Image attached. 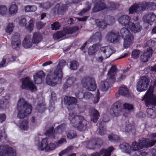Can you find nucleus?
Masks as SVG:
<instances>
[{
  "mask_svg": "<svg viewBox=\"0 0 156 156\" xmlns=\"http://www.w3.org/2000/svg\"><path fill=\"white\" fill-rule=\"evenodd\" d=\"M66 63L65 60H61L57 66L50 71L46 78V82L47 84L53 87L56 85L59 82H61L63 77L62 69Z\"/></svg>",
  "mask_w": 156,
  "mask_h": 156,
  "instance_id": "f257e3e1",
  "label": "nucleus"
},
{
  "mask_svg": "<svg viewBox=\"0 0 156 156\" xmlns=\"http://www.w3.org/2000/svg\"><path fill=\"white\" fill-rule=\"evenodd\" d=\"M17 108L19 111L17 117L22 119L31 113L32 107L30 104H28L23 98H20L18 101Z\"/></svg>",
  "mask_w": 156,
  "mask_h": 156,
  "instance_id": "f03ea898",
  "label": "nucleus"
},
{
  "mask_svg": "<svg viewBox=\"0 0 156 156\" xmlns=\"http://www.w3.org/2000/svg\"><path fill=\"white\" fill-rule=\"evenodd\" d=\"M116 73V66H112L108 73L109 78L106 79L105 81H101V82L100 87L102 91H107L110 86L115 81V74Z\"/></svg>",
  "mask_w": 156,
  "mask_h": 156,
  "instance_id": "7ed1b4c3",
  "label": "nucleus"
},
{
  "mask_svg": "<svg viewBox=\"0 0 156 156\" xmlns=\"http://www.w3.org/2000/svg\"><path fill=\"white\" fill-rule=\"evenodd\" d=\"M131 18L128 15H122L118 20L122 26L126 27L132 32L136 33L140 31L142 27L139 23H134L130 21Z\"/></svg>",
  "mask_w": 156,
  "mask_h": 156,
  "instance_id": "20e7f679",
  "label": "nucleus"
},
{
  "mask_svg": "<svg viewBox=\"0 0 156 156\" xmlns=\"http://www.w3.org/2000/svg\"><path fill=\"white\" fill-rule=\"evenodd\" d=\"M68 119L72 124L76 123V126L78 130L83 131L86 129L87 121L83 116L75 115L74 113L70 111Z\"/></svg>",
  "mask_w": 156,
  "mask_h": 156,
  "instance_id": "39448f33",
  "label": "nucleus"
},
{
  "mask_svg": "<svg viewBox=\"0 0 156 156\" xmlns=\"http://www.w3.org/2000/svg\"><path fill=\"white\" fill-rule=\"evenodd\" d=\"M154 90V87L150 86L142 99L147 107L156 105V95L153 94Z\"/></svg>",
  "mask_w": 156,
  "mask_h": 156,
  "instance_id": "423d86ee",
  "label": "nucleus"
},
{
  "mask_svg": "<svg viewBox=\"0 0 156 156\" xmlns=\"http://www.w3.org/2000/svg\"><path fill=\"white\" fill-rule=\"evenodd\" d=\"M128 27L122 28L120 31L121 37L124 39L123 46L127 48L132 44L133 39V35L130 32Z\"/></svg>",
  "mask_w": 156,
  "mask_h": 156,
  "instance_id": "0eeeda50",
  "label": "nucleus"
},
{
  "mask_svg": "<svg viewBox=\"0 0 156 156\" xmlns=\"http://www.w3.org/2000/svg\"><path fill=\"white\" fill-rule=\"evenodd\" d=\"M66 124L65 123L62 124L58 126L54 129V127L51 126L49 128L45 133L46 136L51 137L52 138H54L55 137V134L62 133L66 127Z\"/></svg>",
  "mask_w": 156,
  "mask_h": 156,
  "instance_id": "6e6552de",
  "label": "nucleus"
},
{
  "mask_svg": "<svg viewBox=\"0 0 156 156\" xmlns=\"http://www.w3.org/2000/svg\"><path fill=\"white\" fill-rule=\"evenodd\" d=\"M150 80L149 78L145 76L141 77L136 84L137 91L141 92L146 90L149 85Z\"/></svg>",
  "mask_w": 156,
  "mask_h": 156,
  "instance_id": "1a4fd4ad",
  "label": "nucleus"
},
{
  "mask_svg": "<svg viewBox=\"0 0 156 156\" xmlns=\"http://www.w3.org/2000/svg\"><path fill=\"white\" fill-rule=\"evenodd\" d=\"M81 83L83 87L87 88L88 90L91 91L94 90L97 88V85L95 83L94 79L88 76L84 77L81 80Z\"/></svg>",
  "mask_w": 156,
  "mask_h": 156,
  "instance_id": "9d476101",
  "label": "nucleus"
},
{
  "mask_svg": "<svg viewBox=\"0 0 156 156\" xmlns=\"http://www.w3.org/2000/svg\"><path fill=\"white\" fill-rule=\"evenodd\" d=\"M21 87L23 89L30 90L31 91L37 90V87L35 85L30 78L28 77L22 79Z\"/></svg>",
  "mask_w": 156,
  "mask_h": 156,
  "instance_id": "9b49d317",
  "label": "nucleus"
},
{
  "mask_svg": "<svg viewBox=\"0 0 156 156\" xmlns=\"http://www.w3.org/2000/svg\"><path fill=\"white\" fill-rule=\"evenodd\" d=\"M122 104L121 101H118L114 104L110 111L112 115L117 117L121 115L123 110Z\"/></svg>",
  "mask_w": 156,
  "mask_h": 156,
  "instance_id": "f8f14e48",
  "label": "nucleus"
},
{
  "mask_svg": "<svg viewBox=\"0 0 156 156\" xmlns=\"http://www.w3.org/2000/svg\"><path fill=\"white\" fill-rule=\"evenodd\" d=\"M105 9L107 10V5L105 3V0H98L95 2L92 9V13H96Z\"/></svg>",
  "mask_w": 156,
  "mask_h": 156,
  "instance_id": "ddd939ff",
  "label": "nucleus"
},
{
  "mask_svg": "<svg viewBox=\"0 0 156 156\" xmlns=\"http://www.w3.org/2000/svg\"><path fill=\"white\" fill-rule=\"evenodd\" d=\"M65 1L66 2L65 4L59 3L55 5V11L58 14L63 15L68 10L69 3L68 2V1Z\"/></svg>",
  "mask_w": 156,
  "mask_h": 156,
  "instance_id": "4468645a",
  "label": "nucleus"
},
{
  "mask_svg": "<svg viewBox=\"0 0 156 156\" xmlns=\"http://www.w3.org/2000/svg\"><path fill=\"white\" fill-rule=\"evenodd\" d=\"M79 83L77 82L76 77L73 76L69 77L67 79L66 82L64 84L63 88L66 90L73 86L74 87H78Z\"/></svg>",
  "mask_w": 156,
  "mask_h": 156,
  "instance_id": "2eb2a0df",
  "label": "nucleus"
},
{
  "mask_svg": "<svg viewBox=\"0 0 156 156\" xmlns=\"http://www.w3.org/2000/svg\"><path fill=\"white\" fill-rule=\"evenodd\" d=\"M115 149L114 147L112 146L108 147L107 149L103 148L101 149L100 152H96L92 154V156H101V155L103 156H110L112 152Z\"/></svg>",
  "mask_w": 156,
  "mask_h": 156,
  "instance_id": "dca6fc26",
  "label": "nucleus"
},
{
  "mask_svg": "<svg viewBox=\"0 0 156 156\" xmlns=\"http://www.w3.org/2000/svg\"><path fill=\"white\" fill-rule=\"evenodd\" d=\"M119 36L118 33L111 31L109 32L107 34L106 38L109 42L115 43L118 42Z\"/></svg>",
  "mask_w": 156,
  "mask_h": 156,
  "instance_id": "f3484780",
  "label": "nucleus"
},
{
  "mask_svg": "<svg viewBox=\"0 0 156 156\" xmlns=\"http://www.w3.org/2000/svg\"><path fill=\"white\" fill-rule=\"evenodd\" d=\"M156 18V15L153 13H148L144 15L143 20L144 23L152 25Z\"/></svg>",
  "mask_w": 156,
  "mask_h": 156,
  "instance_id": "a211bd4d",
  "label": "nucleus"
},
{
  "mask_svg": "<svg viewBox=\"0 0 156 156\" xmlns=\"http://www.w3.org/2000/svg\"><path fill=\"white\" fill-rule=\"evenodd\" d=\"M11 44L12 48L15 49H19L21 45V41L20 39L19 34L13 35L11 37Z\"/></svg>",
  "mask_w": 156,
  "mask_h": 156,
  "instance_id": "6ab92c4d",
  "label": "nucleus"
},
{
  "mask_svg": "<svg viewBox=\"0 0 156 156\" xmlns=\"http://www.w3.org/2000/svg\"><path fill=\"white\" fill-rule=\"evenodd\" d=\"M77 99L75 98L69 96H66L64 98V103L67 105H71L77 103Z\"/></svg>",
  "mask_w": 156,
  "mask_h": 156,
  "instance_id": "aec40b11",
  "label": "nucleus"
},
{
  "mask_svg": "<svg viewBox=\"0 0 156 156\" xmlns=\"http://www.w3.org/2000/svg\"><path fill=\"white\" fill-rule=\"evenodd\" d=\"M89 112L90 114L91 120L94 123L96 122L100 116L99 112L95 108H92L90 110Z\"/></svg>",
  "mask_w": 156,
  "mask_h": 156,
  "instance_id": "412c9836",
  "label": "nucleus"
},
{
  "mask_svg": "<svg viewBox=\"0 0 156 156\" xmlns=\"http://www.w3.org/2000/svg\"><path fill=\"white\" fill-rule=\"evenodd\" d=\"M109 119H108L107 121L104 120V118L103 119V121L99 123V126L98 133L101 135H104L106 133V129L105 126V123L109 121Z\"/></svg>",
  "mask_w": 156,
  "mask_h": 156,
  "instance_id": "4be33fe9",
  "label": "nucleus"
},
{
  "mask_svg": "<svg viewBox=\"0 0 156 156\" xmlns=\"http://www.w3.org/2000/svg\"><path fill=\"white\" fill-rule=\"evenodd\" d=\"M42 39V36L38 32L34 33L32 39V43L37 44H38Z\"/></svg>",
  "mask_w": 156,
  "mask_h": 156,
  "instance_id": "5701e85b",
  "label": "nucleus"
},
{
  "mask_svg": "<svg viewBox=\"0 0 156 156\" xmlns=\"http://www.w3.org/2000/svg\"><path fill=\"white\" fill-rule=\"evenodd\" d=\"M156 105H153L154 106L151 108H148L147 109V112L149 117L154 119L156 117Z\"/></svg>",
  "mask_w": 156,
  "mask_h": 156,
  "instance_id": "b1692460",
  "label": "nucleus"
},
{
  "mask_svg": "<svg viewBox=\"0 0 156 156\" xmlns=\"http://www.w3.org/2000/svg\"><path fill=\"white\" fill-rule=\"evenodd\" d=\"M119 147L122 151L130 154H131L132 148L131 146L125 142H123L120 144Z\"/></svg>",
  "mask_w": 156,
  "mask_h": 156,
  "instance_id": "393cba45",
  "label": "nucleus"
},
{
  "mask_svg": "<svg viewBox=\"0 0 156 156\" xmlns=\"http://www.w3.org/2000/svg\"><path fill=\"white\" fill-rule=\"evenodd\" d=\"M63 29V32L65 33L66 35L67 34H72L77 32L78 30L79 27L78 26H76L69 28L65 27Z\"/></svg>",
  "mask_w": 156,
  "mask_h": 156,
  "instance_id": "a878e982",
  "label": "nucleus"
},
{
  "mask_svg": "<svg viewBox=\"0 0 156 156\" xmlns=\"http://www.w3.org/2000/svg\"><path fill=\"white\" fill-rule=\"evenodd\" d=\"M108 6H107V10L108 11L115 10L118 8L119 5L118 3L113 1L109 2L108 3Z\"/></svg>",
  "mask_w": 156,
  "mask_h": 156,
  "instance_id": "bb28decb",
  "label": "nucleus"
},
{
  "mask_svg": "<svg viewBox=\"0 0 156 156\" xmlns=\"http://www.w3.org/2000/svg\"><path fill=\"white\" fill-rule=\"evenodd\" d=\"M129 90L128 89L124 86V87H120L119 90V93L116 94V96L117 95H121L122 96L127 97L129 96Z\"/></svg>",
  "mask_w": 156,
  "mask_h": 156,
  "instance_id": "cd10ccee",
  "label": "nucleus"
},
{
  "mask_svg": "<svg viewBox=\"0 0 156 156\" xmlns=\"http://www.w3.org/2000/svg\"><path fill=\"white\" fill-rule=\"evenodd\" d=\"M96 25L100 29H104L107 26L108 23L104 20H101L99 19L96 20L95 21Z\"/></svg>",
  "mask_w": 156,
  "mask_h": 156,
  "instance_id": "c85d7f7f",
  "label": "nucleus"
},
{
  "mask_svg": "<svg viewBox=\"0 0 156 156\" xmlns=\"http://www.w3.org/2000/svg\"><path fill=\"white\" fill-rule=\"evenodd\" d=\"M108 139L111 142L117 143L120 141L119 136L114 133H111L108 136Z\"/></svg>",
  "mask_w": 156,
  "mask_h": 156,
  "instance_id": "c756f323",
  "label": "nucleus"
},
{
  "mask_svg": "<svg viewBox=\"0 0 156 156\" xmlns=\"http://www.w3.org/2000/svg\"><path fill=\"white\" fill-rule=\"evenodd\" d=\"M100 44H94L92 46L90 47L88 50V53L89 55L94 54L98 51L99 48Z\"/></svg>",
  "mask_w": 156,
  "mask_h": 156,
  "instance_id": "7c9ffc66",
  "label": "nucleus"
},
{
  "mask_svg": "<svg viewBox=\"0 0 156 156\" xmlns=\"http://www.w3.org/2000/svg\"><path fill=\"white\" fill-rule=\"evenodd\" d=\"M28 119L27 118L19 123L18 126L22 130H27L28 128Z\"/></svg>",
  "mask_w": 156,
  "mask_h": 156,
  "instance_id": "2f4dec72",
  "label": "nucleus"
},
{
  "mask_svg": "<svg viewBox=\"0 0 156 156\" xmlns=\"http://www.w3.org/2000/svg\"><path fill=\"white\" fill-rule=\"evenodd\" d=\"M148 4V2H142L138 4H136L139 6L138 10L139 13L144 11L146 9H147Z\"/></svg>",
  "mask_w": 156,
  "mask_h": 156,
  "instance_id": "473e14b6",
  "label": "nucleus"
},
{
  "mask_svg": "<svg viewBox=\"0 0 156 156\" xmlns=\"http://www.w3.org/2000/svg\"><path fill=\"white\" fill-rule=\"evenodd\" d=\"M46 108L45 104L44 103L41 101L38 102L36 109L39 112L41 113L44 112Z\"/></svg>",
  "mask_w": 156,
  "mask_h": 156,
  "instance_id": "72a5a7b5",
  "label": "nucleus"
},
{
  "mask_svg": "<svg viewBox=\"0 0 156 156\" xmlns=\"http://www.w3.org/2000/svg\"><path fill=\"white\" fill-rule=\"evenodd\" d=\"M103 141L100 138H96L95 139V142L93 145L92 149H94L96 148H99L102 145Z\"/></svg>",
  "mask_w": 156,
  "mask_h": 156,
  "instance_id": "f704fd0d",
  "label": "nucleus"
},
{
  "mask_svg": "<svg viewBox=\"0 0 156 156\" xmlns=\"http://www.w3.org/2000/svg\"><path fill=\"white\" fill-rule=\"evenodd\" d=\"M48 143V139L45 138L42 139L40 144L38 145V149L41 151H44L45 150L46 144Z\"/></svg>",
  "mask_w": 156,
  "mask_h": 156,
  "instance_id": "c9c22d12",
  "label": "nucleus"
},
{
  "mask_svg": "<svg viewBox=\"0 0 156 156\" xmlns=\"http://www.w3.org/2000/svg\"><path fill=\"white\" fill-rule=\"evenodd\" d=\"M101 50L105 55L106 58L109 57L112 54L111 52L109 53L111 51V50L108 46L102 47L101 48Z\"/></svg>",
  "mask_w": 156,
  "mask_h": 156,
  "instance_id": "e433bc0d",
  "label": "nucleus"
},
{
  "mask_svg": "<svg viewBox=\"0 0 156 156\" xmlns=\"http://www.w3.org/2000/svg\"><path fill=\"white\" fill-rule=\"evenodd\" d=\"M132 149H131V152L133 151H138L140 149H142L139 142L137 143L136 141L133 142L132 144Z\"/></svg>",
  "mask_w": 156,
  "mask_h": 156,
  "instance_id": "4c0bfd02",
  "label": "nucleus"
},
{
  "mask_svg": "<svg viewBox=\"0 0 156 156\" xmlns=\"http://www.w3.org/2000/svg\"><path fill=\"white\" fill-rule=\"evenodd\" d=\"M138 6L136 4L131 6L129 9V13L130 14H133L134 13H139V11L138 10Z\"/></svg>",
  "mask_w": 156,
  "mask_h": 156,
  "instance_id": "58836bf2",
  "label": "nucleus"
},
{
  "mask_svg": "<svg viewBox=\"0 0 156 156\" xmlns=\"http://www.w3.org/2000/svg\"><path fill=\"white\" fill-rule=\"evenodd\" d=\"M79 66V64L76 61L73 60L70 62V69L72 70H76Z\"/></svg>",
  "mask_w": 156,
  "mask_h": 156,
  "instance_id": "ea45409f",
  "label": "nucleus"
},
{
  "mask_svg": "<svg viewBox=\"0 0 156 156\" xmlns=\"http://www.w3.org/2000/svg\"><path fill=\"white\" fill-rule=\"evenodd\" d=\"M66 36V34L63 32V29L62 31H58L53 34V37L56 39H58Z\"/></svg>",
  "mask_w": 156,
  "mask_h": 156,
  "instance_id": "a19ab883",
  "label": "nucleus"
},
{
  "mask_svg": "<svg viewBox=\"0 0 156 156\" xmlns=\"http://www.w3.org/2000/svg\"><path fill=\"white\" fill-rule=\"evenodd\" d=\"M32 43L30 40L25 38L23 42V47L26 48H30L32 45Z\"/></svg>",
  "mask_w": 156,
  "mask_h": 156,
  "instance_id": "79ce46f5",
  "label": "nucleus"
},
{
  "mask_svg": "<svg viewBox=\"0 0 156 156\" xmlns=\"http://www.w3.org/2000/svg\"><path fill=\"white\" fill-rule=\"evenodd\" d=\"M67 137L69 139H71L76 137L77 135L76 132L73 130L69 131L67 133Z\"/></svg>",
  "mask_w": 156,
  "mask_h": 156,
  "instance_id": "37998d69",
  "label": "nucleus"
},
{
  "mask_svg": "<svg viewBox=\"0 0 156 156\" xmlns=\"http://www.w3.org/2000/svg\"><path fill=\"white\" fill-rule=\"evenodd\" d=\"M92 38L93 41H100L102 39L101 33L100 32H97L93 35Z\"/></svg>",
  "mask_w": 156,
  "mask_h": 156,
  "instance_id": "c03bdc74",
  "label": "nucleus"
},
{
  "mask_svg": "<svg viewBox=\"0 0 156 156\" xmlns=\"http://www.w3.org/2000/svg\"><path fill=\"white\" fill-rule=\"evenodd\" d=\"M18 7L16 5H11L9 8V12L11 14H15L17 12Z\"/></svg>",
  "mask_w": 156,
  "mask_h": 156,
  "instance_id": "a18cd8bd",
  "label": "nucleus"
},
{
  "mask_svg": "<svg viewBox=\"0 0 156 156\" xmlns=\"http://www.w3.org/2000/svg\"><path fill=\"white\" fill-rule=\"evenodd\" d=\"M56 147L55 144L52 143L46 144L45 147V151H49L55 149Z\"/></svg>",
  "mask_w": 156,
  "mask_h": 156,
  "instance_id": "49530a36",
  "label": "nucleus"
},
{
  "mask_svg": "<svg viewBox=\"0 0 156 156\" xmlns=\"http://www.w3.org/2000/svg\"><path fill=\"white\" fill-rule=\"evenodd\" d=\"M87 6L85 8L83 9L80 12L78 13V15L80 16H82L85 12H88L91 8V5L88 3L86 4Z\"/></svg>",
  "mask_w": 156,
  "mask_h": 156,
  "instance_id": "de8ad7c7",
  "label": "nucleus"
},
{
  "mask_svg": "<svg viewBox=\"0 0 156 156\" xmlns=\"http://www.w3.org/2000/svg\"><path fill=\"white\" fill-rule=\"evenodd\" d=\"M148 140L146 138H143L142 140L139 141L142 149L145 147H148Z\"/></svg>",
  "mask_w": 156,
  "mask_h": 156,
  "instance_id": "09e8293b",
  "label": "nucleus"
},
{
  "mask_svg": "<svg viewBox=\"0 0 156 156\" xmlns=\"http://www.w3.org/2000/svg\"><path fill=\"white\" fill-rule=\"evenodd\" d=\"M140 50L135 49L133 50L131 56L134 59L138 58L140 55Z\"/></svg>",
  "mask_w": 156,
  "mask_h": 156,
  "instance_id": "8fccbe9b",
  "label": "nucleus"
},
{
  "mask_svg": "<svg viewBox=\"0 0 156 156\" xmlns=\"http://www.w3.org/2000/svg\"><path fill=\"white\" fill-rule=\"evenodd\" d=\"M52 6L51 3L49 2L45 3H40L39 5V7L40 8H42L44 9H48L50 8Z\"/></svg>",
  "mask_w": 156,
  "mask_h": 156,
  "instance_id": "3c124183",
  "label": "nucleus"
},
{
  "mask_svg": "<svg viewBox=\"0 0 156 156\" xmlns=\"http://www.w3.org/2000/svg\"><path fill=\"white\" fill-rule=\"evenodd\" d=\"M134 128V126L130 124L127 125L123 131L126 133H129L132 132V129Z\"/></svg>",
  "mask_w": 156,
  "mask_h": 156,
  "instance_id": "603ef678",
  "label": "nucleus"
},
{
  "mask_svg": "<svg viewBox=\"0 0 156 156\" xmlns=\"http://www.w3.org/2000/svg\"><path fill=\"white\" fill-rule=\"evenodd\" d=\"M123 108L128 111L133 110L134 109L133 105L128 103H125L123 105Z\"/></svg>",
  "mask_w": 156,
  "mask_h": 156,
  "instance_id": "864d4df0",
  "label": "nucleus"
},
{
  "mask_svg": "<svg viewBox=\"0 0 156 156\" xmlns=\"http://www.w3.org/2000/svg\"><path fill=\"white\" fill-rule=\"evenodd\" d=\"M152 48L151 47H149L147 48L146 51H144L143 54H144V55H146L148 58H150L152 55Z\"/></svg>",
  "mask_w": 156,
  "mask_h": 156,
  "instance_id": "5fc2aeb1",
  "label": "nucleus"
},
{
  "mask_svg": "<svg viewBox=\"0 0 156 156\" xmlns=\"http://www.w3.org/2000/svg\"><path fill=\"white\" fill-rule=\"evenodd\" d=\"M93 97V95L89 92H86L83 94V98L86 100H89Z\"/></svg>",
  "mask_w": 156,
  "mask_h": 156,
  "instance_id": "6e6d98bb",
  "label": "nucleus"
},
{
  "mask_svg": "<svg viewBox=\"0 0 156 156\" xmlns=\"http://www.w3.org/2000/svg\"><path fill=\"white\" fill-rule=\"evenodd\" d=\"M37 9V7L34 5H27L25 8L26 12H34Z\"/></svg>",
  "mask_w": 156,
  "mask_h": 156,
  "instance_id": "4d7b16f0",
  "label": "nucleus"
},
{
  "mask_svg": "<svg viewBox=\"0 0 156 156\" xmlns=\"http://www.w3.org/2000/svg\"><path fill=\"white\" fill-rule=\"evenodd\" d=\"M14 27L13 23H9L5 29L6 32L10 34L13 31Z\"/></svg>",
  "mask_w": 156,
  "mask_h": 156,
  "instance_id": "13d9d810",
  "label": "nucleus"
},
{
  "mask_svg": "<svg viewBox=\"0 0 156 156\" xmlns=\"http://www.w3.org/2000/svg\"><path fill=\"white\" fill-rule=\"evenodd\" d=\"M34 27V22L33 20H30L28 23V24L26 27V29L31 32L33 30Z\"/></svg>",
  "mask_w": 156,
  "mask_h": 156,
  "instance_id": "bf43d9fd",
  "label": "nucleus"
},
{
  "mask_svg": "<svg viewBox=\"0 0 156 156\" xmlns=\"http://www.w3.org/2000/svg\"><path fill=\"white\" fill-rule=\"evenodd\" d=\"M45 75V73L43 71H40L34 74L33 76H37L42 79L44 78Z\"/></svg>",
  "mask_w": 156,
  "mask_h": 156,
  "instance_id": "052dcab7",
  "label": "nucleus"
},
{
  "mask_svg": "<svg viewBox=\"0 0 156 156\" xmlns=\"http://www.w3.org/2000/svg\"><path fill=\"white\" fill-rule=\"evenodd\" d=\"M60 27V25L58 22H55L51 24L52 30H56L59 29Z\"/></svg>",
  "mask_w": 156,
  "mask_h": 156,
  "instance_id": "680f3d73",
  "label": "nucleus"
},
{
  "mask_svg": "<svg viewBox=\"0 0 156 156\" xmlns=\"http://www.w3.org/2000/svg\"><path fill=\"white\" fill-rule=\"evenodd\" d=\"M148 6L147 9L151 10H154L156 9V4L154 2H148Z\"/></svg>",
  "mask_w": 156,
  "mask_h": 156,
  "instance_id": "e2e57ef3",
  "label": "nucleus"
},
{
  "mask_svg": "<svg viewBox=\"0 0 156 156\" xmlns=\"http://www.w3.org/2000/svg\"><path fill=\"white\" fill-rule=\"evenodd\" d=\"M7 10L6 7L4 5L0 6V14L2 15L5 14Z\"/></svg>",
  "mask_w": 156,
  "mask_h": 156,
  "instance_id": "0e129e2a",
  "label": "nucleus"
},
{
  "mask_svg": "<svg viewBox=\"0 0 156 156\" xmlns=\"http://www.w3.org/2000/svg\"><path fill=\"white\" fill-rule=\"evenodd\" d=\"M45 25V23H44L41 21H38L36 23L37 27L38 30H40L43 28Z\"/></svg>",
  "mask_w": 156,
  "mask_h": 156,
  "instance_id": "69168bd1",
  "label": "nucleus"
},
{
  "mask_svg": "<svg viewBox=\"0 0 156 156\" xmlns=\"http://www.w3.org/2000/svg\"><path fill=\"white\" fill-rule=\"evenodd\" d=\"M67 141L65 138H62L60 140H58L57 142H56V144L57 146H60L64 143H66Z\"/></svg>",
  "mask_w": 156,
  "mask_h": 156,
  "instance_id": "338daca9",
  "label": "nucleus"
},
{
  "mask_svg": "<svg viewBox=\"0 0 156 156\" xmlns=\"http://www.w3.org/2000/svg\"><path fill=\"white\" fill-rule=\"evenodd\" d=\"M27 20L25 18H22L19 21V25L22 27L25 26L26 25Z\"/></svg>",
  "mask_w": 156,
  "mask_h": 156,
  "instance_id": "774afa93",
  "label": "nucleus"
}]
</instances>
